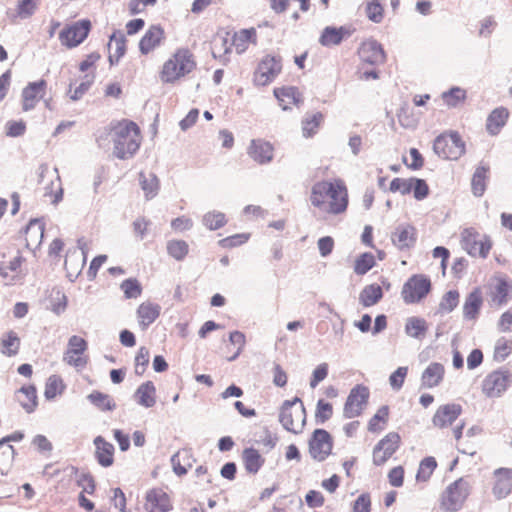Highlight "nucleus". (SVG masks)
Returning a JSON list of instances; mask_svg holds the SVG:
<instances>
[{"mask_svg":"<svg viewBox=\"0 0 512 512\" xmlns=\"http://www.w3.org/2000/svg\"><path fill=\"white\" fill-rule=\"evenodd\" d=\"M310 202L314 208L329 215L345 213L349 204L345 181L341 178H333L314 183L311 188Z\"/></svg>","mask_w":512,"mask_h":512,"instance_id":"obj_1","label":"nucleus"},{"mask_svg":"<svg viewBox=\"0 0 512 512\" xmlns=\"http://www.w3.org/2000/svg\"><path fill=\"white\" fill-rule=\"evenodd\" d=\"M197 69L195 54L187 47L175 49L162 63L158 71L163 85H176Z\"/></svg>","mask_w":512,"mask_h":512,"instance_id":"obj_2","label":"nucleus"},{"mask_svg":"<svg viewBox=\"0 0 512 512\" xmlns=\"http://www.w3.org/2000/svg\"><path fill=\"white\" fill-rule=\"evenodd\" d=\"M109 135L113 142V154L121 160L132 157L142 142L140 127L129 119L112 122L109 126Z\"/></svg>","mask_w":512,"mask_h":512,"instance_id":"obj_3","label":"nucleus"},{"mask_svg":"<svg viewBox=\"0 0 512 512\" xmlns=\"http://www.w3.org/2000/svg\"><path fill=\"white\" fill-rule=\"evenodd\" d=\"M306 417V409L299 397L286 400L281 406L279 421L284 429L289 432L294 434L301 433L306 424Z\"/></svg>","mask_w":512,"mask_h":512,"instance_id":"obj_4","label":"nucleus"},{"mask_svg":"<svg viewBox=\"0 0 512 512\" xmlns=\"http://www.w3.org/2000/svg\"><path fill=\"white\" fill-rule=\"evenodd\" d=\"M433 150L438 157L455 161L465 154L466 145L457 131H445L435 138Z\"/></svg>","mask_w":512,"mask_h":512,"instance_id":"obj_5","label":"nucleus"},{"mask_svg":"<svg viewBox=\"0 0 512 512\" xmlns=\"http://www.w3.org/2000/svg\"><path fill=\"white\" fill-rule=\"evenodd\" d=\"M432 290L431 279L425 274H414L407 279L401 290L406 304H416L424 300Z\"/></svg>","mask_w":512,"mask_h":512,"instance_id":"obj_6","label":"nucleus"},{"mask_svg":"<svg viewBox=\"0 0 512 512\" xmlns=\"http://www.w3.org/2000/svg\"><path fill=\"white\" fill-rule=\"evenodd\" d=\"M512 384V372L499 368L489 372L481 383V392L488 398L501 397Z\"/></svg>","mask_w":512,"mask_h":512,"instance_id":"obj_7","label":"nucleus"},{"mask_svg":"<svg viewBox=\"0 0 512 512\" xmlns=\"http://www.w3.org/2000/svg\"><path fill=\"white\" fill-rule=\"evenodd\" d=\"M462 248L472 257L487 258L493 242L488 235H481L474 228H466L461 233Z\"/></svg>","mask_w":512,"mask_h":512,"instance_id":"obj_8","label":"nucleus"},{"mask_svg":"<svg viewBox=\"0 0 512 512\" xmlns=\"http://www.w3.org/2000/svg\"><path fill=\"white\" fill-rule=\"evenodd\" d=\"M469 495V483L459 478L451 483L441 495L440 506L445 511H458Z\"/></svg>","mask_w":512,"mask_h":512,"instance_id":"obj_9","label":"nucleus"},{"mask_svg":"<svg viewBox=\"0 0 512 512\" xmlns=\"http://www.w3.org/2000/svg\"><path fill=\"white\" fill-rule=\"evenodd\" d=\"M334 438L325 429H315L308 440V453L317 461H325L333 452Z\"/></svg>","mask_w":512,"mask_h":512,"instance_id":"obj_10","label":"nucleus"},{"mask_svg":"<svg viewBox=\"0 0 512 512\" xmlns=\"http://www.w3.org/2000/svg\"><path fill=\"white\" fill-rule=\"evenodd\" d=\"M282 71L280 56L265 55L258 62L253 72V83L256 86H267L272 83Z\"/></svg>","mask_w":512,"mask_h":512,"instance_id":"obj_11","label":"nucleus"},{"mask_svg":"<svg viewBox=\"0 0 512 512\" xmlns=\"http://www.w3.org/2000/svg\"><path fill=\"white\" fill-rule=\"evenodd\" d=\"M91 29L92 23L89 19H82L67 24L59 33V41L62 46L73 49L87 39Z\"/></svg>","mask_w":512,"mask_h":512,"instance_id":"obj_12","label":"nucleus"},{"mask_svg":"<svg viewBox=\"0 0 512 512\" xmlns=\"http://www.w3.org/2000/svg\"><path fill=\"white\" fill-rule=\"evenodd\" d=\"M402 438L398 432L391 431L381 438L373 448L372 461L376 466H382L399 450Z\"/></svg>","mask_w":512,"mask_h":512,"instance_id":"obj_13","label":"nucleus"},{"mask_svg":"<svg viewBox=\"0 0 512 512\" xmlns=\"http://www.w3.org/2000/svg\"><path fill=\"white\" fill-rule=\"evenodd\" d=\"M87 349L88 343L84 338L77 335L71 336L63 355L64 362L76 369L86 367L89 362V356L86 353Z\"/></svg>","mask_w":512,"mask_h":512,"instance_id":"obj_14","label":"nucleus"},{"mask_svg":"<svg viewBox=\"0 0 512 512\" xmlns=\"http://www.w3.org/2000/svg\"><path fill=\"white\" fill-rule=\"evenodd\" d=\"M369 397L368 387L362 384L353 387L344 404L343 414L345 418L351 419L360 416L368 404Z\"/></svg>","mask_w":512,"mask_h":512,"instance_id":"obj_15","label":"nucleus"},{"mask_svg":"<svg viewBox=\"0 0 512 512\" xmlns=\"http://www.w3.org/2000/svg\"><path fill=\"white\" fill-rule=\"evenodd\" d=\"M357 55L362 64L378 66L387 60L383 46L375 39H366L361 42L357 49Z\"/></svg>","mask_w":512,"mask_h":512,"instance_id":"obj_16","label":"nucleus"},{"mask_svg":"<svg viewBox=\"0 0 512 512\" xmlns=\"http://www.w3.org/2000/svg\"><path fill=\"white\" fill-rule=\"evenodd\" d=\"M48 91V82L45 79H38L29 82L21 92V106L24 112L36 108L38 103L44 99Z\"/></svg>","mask_w":512,"mask_h":512,"instance_id":"obj_17","label":"nucleus"},{"mask_svg":"<svg viewBox=\"0 0 512 512\" xmlns=\"http://www.w3.org/2000/svg\"><path fill=\"white\" fill-rule=\"evenodd\" d=\"M166 33L160 24L150 25L138 43L139 52L147 56L158 49L165 41Z\"/></svg>","mask_w":512,"mask_h":512,"instance_id":"obj_18","label":"nucleus"},{"mask_svg":"<svg viewBox=\"0 0 512 512\" xmlns=\"http://www.w3.org/2000/svg\"><path fill=\"white\" fill-rule=\"evenodd\" d=\"M491 491L497 500L508 497L512 492V468L501 467L494 470Z\"/></svg>","mask_w":512,"mask_h":512,"instance_id":"obj_19","label":"nucleus"},{"mask_svg":"<svg viewBox=\"0 0 512 512\" xmlns=\"http://www.w3.org/2000/svg\"><path fill=\"white\" fill-rule=\"evenodd\" d=\"M273 95L278 105L284 111L298 108L303 103V95L295 86L284 85L276 87L273 90Z\"/></svg>","mask_w":512,"mask_h":512,"instance_id":"obj_20","label":"nucleus"},{"mask_svg":"<svg viewBox=\"0 0 512 512\" xmlns=\"http://www.w3.org/2000/svg\"><path fill=\"white\" fill-rule=\"evenodd\" d=\"M144 507L147 512H169L173 505L169 494L157 487L147 491Z\"/></svg>","mask_w":512,"mask_h":512,"instance_id":"obj_21","label":"nucleus"},{"mask_svg":"<svg viewBox=\"0 0 512 512\" xmlns=\"http://www.w3.org/2000/svg\"><path fill=\"white\" fill-rule=\"evenodd\" d=\"M274 146L264 139H252L247 147L249 157L259 165L270 163L274 158Z\"/></svg>","mask_w":512,"mask_h":512,"instance_id":"obj_22","label":"nucleus"},{"mask_svg":"<svg viewBox=\"0 0 512 512\" xmlns=\"http://www.w3.org/2000/svg\"><path fill=\"white\" fill-rule=\"evenodd\" d=\"M462 413L460 404L450 403L441 405L435 412L432 423L436 428L446 429L452 426Z\"/></svg>","mask_w":512,"mask_h":512,"instance_id":"obj_23","label":"nucleus"},{"mask_svg":"<svg viewBox=\"0 0 512 512\" xmlns=\"http://www.w3.org/2000/svg\"><path fill=\"white\" fill-rule=\"evenodd\" d=\"M355 29L350 26H327L325 27L319 37V43L324 47L338 46L346 38H349Z\"/></svg>","mask_w":512,"mask_h":512,"instance_id":"obj_24","label":"nucleus"},{"mask_svg":"<svg viewBox=\"0 0 512 512\" xmlns=\"http://www.w3.org/2000/svg\"><path fill=\"white\" fill-rule=\"evenodd\" d=\"M240 458L245 472L251 476L257 475L266 463V459L260 450L252 446L245 447L241 452Z\"/></svg>","mask_w":512,"mask_h":512,"instance_id":"obj_25","label":"nucleus"},{"mask_svg":"<svg viewBox=\"0 0 512 512\" xmlns=\"http://www.w3.org/2000/svg\"><path fill=\"white\" fill-rule=\"evenodd\" d=\"M392 243L399 250H408L416 244L417 230L413 225H399L391 236Z\"/></svg>","mask_w":512,"mask_h":512,"instance_id":"obj_26","label":"nucleus"},{"mask_svg":"<svg viewBox=\"0 0 512 512\" xmlns=\"http://www.w3.org/2000/svg\"><path fill=\"white\" fill-rule=\"evenodd\" d=\"M510 112L508 108L499 106L494 108L487 116L485 128L489 135L497 136L508 123Z\"/></svg>","mask_w":512,"mask_h":512,"instance_id":"obj_27","label":"nucleus"},{"mask_svg":"<svg viewBox=\"0 0 512 512\" xmlns=\"http://www.w3.org/2000/svg\"><path fill=\"white\" fill-rule=\"evenodd\" d=\"M138 323L145 330L153 324L161 314V306L150 300L142 302L136 311Z\"/></svg>","mask_w":512,"mask_h":512,"instance_id":"obj_28","label":"nucleus"},{"mask_svg":"<svg viewBox=\"0 0 512 512\" xmlns=\"http://www.w3.org/2000/svg\"><path fill=\"white\" fill-rule=\"evenodd\" d=\"M15 400L27 413L34 412L38 406L36 387L33 384L22 386L15 392Z\"/></svg>","mask_w":512,"mask_h":512,"instance_id":"obj_29","label":"nucleus"},{"mask_svg":"<svg viewBox=\"0 0 512 512\" xmlns=\"http://www.w3.org/2000/svg\"><path fill=\"white\" fill-rule=\"evenodd\" d=\"M257 44V31L255 28L241 29L232 36L231 45L238 54L246 52L250 46Z\"/></svg>","mask_w":512,"mask_h":512,"instance_id":"obj_30","label":"nucleus"},{"mask_svg":"<svg viewBox=\"0 0 512 512\" xmlns=\"http://www.w3.org/2000/svg\"><path fill=\"white\" fill-rule=\"evenodd\" d=\"M193 452L189 448H183L175 453L171 458L173 470L176 475L183 476L195 463Z\"/></svg>","mask_w":512,"mask_h":512,"instance_id":"obj_31","label":"nucleus"},{"mask_svg":"<svg viewBox=\"0 0 512 512\" xmlns=\"http://www.w3.org/2000/svg\"><path fill=\"white\" fill-rule=\"evenodd\" d=\"M429 331V324L426 319L419 316L408 317L405 321L404 332L413 339L423 340Z\"/></svg>","mask_w":512,"mask_h":512,"instance_id":"obj_32","label":"nucleus"},{"mask_svg":"<svg viewBox=\"0 0 512 512\" xmlns=\"http://www.w3.org/2000/svg\"><path fill=\"white\" fill-rule=\"evenodd\" d=\"M44 231L45 226L42 221L38 219L31 220L24 230L26 246L30 249L39 247L44 237Z\"/></svg>","mask_w":512,"mask_h":512,"instance_id":"obj_33","label":"nucleus"},{"mask_svg":"<svg viewBox=\"0 0 512 512\" xmlns=\"http://www.w3.org/2000/svg\"><path fill=\"white\" fill-rule=\"evenodd\" d=\"M108 49L110 64L118 63L127 51V39L122 32L116 31L110 36Z\"/></svg>","mask_w":512,"mask_h":512,"instance_id":"obj_34","label":"nucleus"},{"mask_svg":"<svg viewBox=\"0 0 512 512\" xmlns=\"http://www.w3.org/2000/svg\"><path fill=\"white\" fill-rule=\"evenodd\" d=\"M96 447L95 456L98 463L103 467H110L114 463V446L102 436L94 439Z\"/></svg>","mask_w":512,"mask_h":512,"instance_id":"obj_35","label":"nucleus"},{"mask_svg":"<svg viewBox=\"0 0 512 512\" xmlns=\"http://www.w3.org/2000/svg\"><path fill=\"white\" fill-rule=\"evenodd\" d=\"M22 262L23 258L20 255H17L11 258L8 261H3L0 264V275L1 277L7 281V283H12L22 276Z\"/></svg>","mask_w":512,"mask_h":512,"instance_id":"obj_36","label":"nucleus"},{"mask_svg":"<svg viewBox=\"0 0 512 512\" xmlns=\"http://www.w3.org/2000/svg\"><path fill=\"white\" fill-rule=\"evenodd\" d=\"M136 402L145 408H151L156 404L157 392L156 386L152 381L142 383L134 395Z\"/></svg>","mask_w":512,"mask_h":512,"instance_id":"obj_37","label":"nucleus"},{"mask_svg":"<svg viewBox=\"0 0 512 512\" xmlns=\"http://www.w3.org/2000/svg\"><path fill=\"white\" fill-rule=\"evenodd\" d=\"M483 303L480 288H475L468 294L463 305V315L466 319L474 320L478 317Z\"/></svg>","mask_w":512,"mask_h":512,"instance_id":"obj_38","label":"nucleus"},{"mask_svg":"<svg viewBox=\"0 0 512 512\" xmlns=\"http://www.w3.org/2000/svg\"><path fill=\"white\" fill-rule=\"evenodd\" d=\"M20 348L21 339L15 331H7L0 338V352L4 356L14 357L18 355Z\"/></svg>","mask_w":512,"mask_h":512,"instance_id":"obj_39","label":"nucleus"},{"mask_svg":"<svg viewBox=\"0 0 512 512\" xmlns=\"http://www.w3.org/2000/svg\"><path fill=\"white\" fill-rule=\"evenodd\" d=\"M445 374L444 366L440 363H431L423 372L421 380L425 387L433 388L440 384Z\"/></svg>","mask_w":512,"mask_h":512,"instance_id":"obj_40","label":"nucleus"},{"mask_svg":"<svg viewBox=\"0 0 512 512\" xmlns=\"http://www.w3.org/2000/svg\"><path fill=\"white\" fill-rule=\"evenodd\" d=\"M246 345V337L240 331L231 332L229 335V345H227V352L225 357L229 361L235 360L244 350Z\"/></svg>","mask_w":512,"mask_h":512,"instance_id":"obj_41","label":"nucleus"},{"mask_svg":"<svg viewBox=\"0 0 512 512\" xmlns=\"http://www.w3.org/2000/svg\"><path fill=\"white\" fill-rule=\"evenodd\" d=\"M40 183L43 185L44 196L49 198L52 204H57L62 200L63 189L61 187V180L58 176L54 179H41Z\"/></svg>","mask_w":512,"mask_h":512,"instance_id":"obj_42","label":"nucleus"},{"mask_svg":"<svg viewBox=\"0 0 512 512\" xmlns=\"http://www.w3.org/2000/svg\"><path fill=\"white\" fill-rule=\"evenodd\" d=\"M390 409L387 405L381 406L376 413L370 418L367 428L369 432L379 433L383 431L389 421Z\"/></svg>","mask_w":512,"mask_h":512,"instance_id":"obj_43","label":"nucleus"},{"mask_svg":"<svg viewBox=\"0 0 512 512\" xmlns=\"http://www.w3.org/2000/svg\"><path fill=\"white\" fill-rule=\"evenodd\" d=\"M323 121L324 114L321 112L307 114L301 123L303 136L306 138L314 136L318 132Z\"/></svg>","mask_w":512,"mask_h":512,"instance_id":"obj_44","label":"nucleus"},{"mask_svg":"<svg viewBox=\"0 0 512 512\" xmlns=\"http://www.w3.org/2000/svg\"><path fill=\"white\" fill-rule=\"evenodd\" d=\"M383 297V291L380 285L370 284L365 286L359 294V301L364 307H370L377 304Z\"/></svg>","mask_w":512,"mask_h":512,"instance_id":"obj_45","label":"nucleus"},{"mask_svg":"<svg viewBox=\"0 0 512 512\" xmlns=\"http://www.w3.org/2000/svg\"><path fill=\"white\" fill-rule=\"evenodd\" d=\"M438 467V463L435 459V457L433 456H427L425 458H423L420 463H419V467H418V470H417V473H416V482L417 483H427L433 473L435 472V470L437 469Z\"/></svg>","mask_w":512,"mask_h":512,"instance_id":"obj_46","label":"nucleus"},{"mask_svg":"<svg viewBox=\"0 0 512 512\" xmlns=\"http://www.w3.org/2000/svg\"><path fill=\"white\" fill-rule=\"evenodd\" d=\"M488 173L489 167L479 166L476 168L471 180V189L474 196L481 197L485 193Z\"/></svg>","mask_w":512,"mask_h":512,"instance_id":"obj_47","label":"nucleus"},{"mask_svg":"<svg viewBox=\"0 0 512 512\" xmlns=\"http://www.w3.org/2000/svg\"><path fill=\"white\" fill-rule=\"evenodd\" d=\"M87 399L99 410L103 412L113 411L116 408L114 399L106 393L94 390L88 396Z\"/></svg>","mask_w":512,"mask_h":512,"instance_id":"obj_48","label":"nucleus"},{"mask_svg":"<svg viewBox=\"0 0 512 512\" xmlns=\"http://www.w3.org/2000/svg\"><path fill=\"white\" fill-rule=\"evenodd\" d=\"M65 389L66 385L62 377L59 375H51L45 383L44 396L47 400H52L62 395Z\"/></svg>","mask_w":512,"mask_h":512,"instance_id":"obj_49","label":"nucleus"},{"mask_svg":"<svg viewBox=\"0 0 512 512\" xmlns=\"http://www.w3.org/2000/svg\"><path fill=\"white\" fill-rule=\"evenodd\" d=\"M140 185L147 199L154 198L159 190V180L153 173L141 172L139 174Z\"/></svg>","mask_w":512,"mask_h":512,"instance_id":"obj_50","label":"nucleus"},{"mask_svg":"<svg viewBox=\"0 0 512 512\" xmlns=\"http://www.w3.org/2000/svg\"><path fill=\"white\" fill-rule=\"evenodd\" d=\"M24 438V434L20 431L7 435L0 439V461L3 456H7V460L11 461L15 455V449L12 445H6L9 442H19Z\"/></svg>","mask_w":512,"mask_h":512,"instance_id":"obj_51","label":"nucleus"},{"mask_svg":"<svg viewBox=\"0 0 512 512\" xmlns=\"http://www.w3.org/2000/svg\"><path fill=\"white\" fill-rule=\"evenodd\" d=\"M441 99L447 107H457L465 102L466 90L460 87H453L450 90L443 92L441 94Z\"/></svg>","mask_w":512,"mask_h":512,"instance_id":"obj_52","label":"nucleus"},{"mask_svg":"<svg viewBox=\"0 0 512 512\" xmlns=\"http://www.w3.org/2000/svg\"><path fill=\"white\" fill-rule=\"evenodd\" d=\"M460 293L458 290H449L442 297L438 305L440 314L451 313L459 304Z\"/></svg>","mask_w":512,"mask_h":512,"instance_id":"obj_53","label":"nucleus"},{"mask_svg":"<svg viewBox=\"0 0 512 512\" xmlns=\"http://www.w3.org/2000/svg\"><path fill=\"white\" fill-rule=\"evenodd\" d=\"M203 225L209 230H218L227 224V217L220 211H209L203 215Z\"/></svg>","mask_w":512,"mask_h":512,"instance_id":"obj_54","label":"nucleus"},{"mask_svg":"<svg viewBox=\"0 0 512 512\" xmlns=\"http://www.w3.org/2000/svg\"><path fill=\"white\" fill-rule=\"evenodd\" d=\"M376 264L375 257L372 253L365 252L359 255L354 262V272L357 275H364L371 270Z\"/></svg>","mask_w":512,"mask_h":512,"instance_id":"obj_55","label":"nucleus"},{"mask_svg":"<svg viewBox=\"0 0 512 512\" xmlns=\"http://www.w3.org/2000/svg\"><path fill=\"white\" fill-rule=\"evenodd\" d=\"M512 353V340L505 337L499 338L494 346L493 360L503 362Z\"/></svg>","mask_w":512,"mask_h":512,"instance_id":"obj_56","label":"nucleus"},{"mask_svg":"<svg viewBox=\"0 0 512 512\" xmlns=\"http://www.w3.org/2000/svg\"><path fill=\"white\" fill-rule=\"evenodd\" d=\"M167 252L175 260L181 261L187 256L189 246L184 240H171L167 243Z\"/></svg>","mask_w":512,"mask_h":512,"instance_id":"obj_57","label":"nucleus"},{"mask_svg":"<svg viewBox=\"0 0 512 512\" xmlns=\"http://www.w3.org/2000/svg\"><path fill=\"white\" fill-rule=\"evenodd\" d=\"M86 262V254L82 253V258H80L77 250L69 251L66 255L64 266L67 271L72 270L74 273H78Z\"/></svg>","mask_w":512,"mask_h":512,"instance_id":"obj_58","label":"nucleus"},{"mask_svg":"<svg viewBox=\"0 0 512 512\" xmlns=\"http://www.w3.org/2000/svg\"><path fill=\"white\" fill-rule=\"evenodd\" d=\"M120 288L127 299H136L142 294V286L136 278L124 280Z\"/></svg>","mask_w":512,"mask_h":512,"instance_id":"obj_59","label":"nucleus"},{"mask_svg":"<svg viewBox=\"0 0 512 512\" xmlns=\"http://www.w3.org/2000/svg\"><path fill=\"white\" fill-rule=\"evenodd\" d=\"M512 293V283L505 279H499L495 287L493 300L499 305L507 302L509 295Z\"/></svg>","mask_w":512,"mask_h":512,"instance_id":"obj_60","label":"nucleus"},{"mask_svg":"<svg viewBox=\"0 0 512 512\" xmlns=\"http://www.w3.org/2000/svg\"><path fill=\"white\" fill-rule=\"evenodd\" d=\"M366 15L372 22L380 23L384 16V9L379 0H369L366 4Z\"/></svg>","mask_w":512,"mask_h":512,"instance_id":"obj_61","label":"nucleus"},{"mask_svg":"<svg viewBox=\"0 0 512 512\" xmlns=\"http://www.w3.org/2000/svg\"><path fill=\"white\" fill-rule=\"evenodd\" d=\"M333 415V406L331 403L320 399L317 402L315 410V419L318 423H325Z\"/></svg>","mask_w":512,"mask_h":512,"instance_id":"obj_62","label":"nucleus"},{"mask_svg":"<svg viewBox=\"0 0 512 512\" xmlns=\"http://www.w3.org/2000/svg\"><path fill=\"white\" fill-rule=\"evenodd\" d=\"M250 238L249 233H239L225 237L219 241V245L225 249H231L246 243Z\"/></svg>","mask_w":512,"mask_h":512,"instance_id":"obj_63","label":"nucleus"},{"mask_svg":"<svg viewBox=\"0 0 512 512\" xmlns=\"http://www.w3.org/2000/svg\"><path fill=\"white\" fill-rule=\"evenodd\" d=\"M150 360V353L146 347H140L135 357V372L138 375H142Z\"/></svg>","mask_w":512,"mask_h":512,"instance_id":"obj_64","label":"nucleus"}]
</instances>
